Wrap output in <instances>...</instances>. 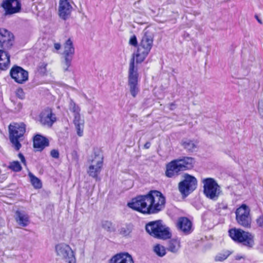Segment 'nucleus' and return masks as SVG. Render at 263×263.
Returning a JSON list of instances; mask_svg holds the SVG:
<instances>
[{"mask_svg":"<svg viewBox=\"0 0 263 263\" xmlns=\"http://www.w3.org/2000/svg\"><path fill=\"white\" fill-rule=\"evenodd\" d=\"M194 163V159L191 157H183L173 160L166 165L165 175L169 178L176 177L180 172L192 169Z\"/></svg>","mask_w":263,"mask_h":263,"instance_id":"obj_2","label":"nucleus"},{"mask_svg":"<svg viewBox=\"0 0 263 263\" xmlns=\"http://www.w3.org/2000/svg\"><path fill=\"white\" fill-rule=\"evenodd\" d=\"M11 78L17 83L23 84L28 80V72L18 66H14L10 71Z\"/></svg>","mask_w":263,"mask_h":263,"instance_id":"obj_15","label":"nucleus"},{"mask_svg":"<svg viewBox=\"0 0 263 263\" xmlns=\"http://www.w3.org/2000/svg\"><path fill=\"white\" fill-rule=\"evenodd\" d=\"M203 193L205 196L213 200L218 198L220 193V187L216 181L212 178H208L203 180Z\"/></svg>","mask_w":263,"mask_h":263,"instance_id":"obj_7","label":"nucleus"},{"mask_svg":"<svg viewBox=\"0 0 263 263\" xmlns=\"http://www.w3.org/2000/svg\"><path fill=\"white\" fill-rule=\"evenodd\" d=\"M236 220L240 226L245 228H250L252 218L250 215V209L246 204H242L235 212Z\"/></svg>","mask_w":263,"mask_h":263,"instance_id":"obj_8","label":"nucleus"},{"mask_svg":"<svg viewBox=\"0 0 263 263\" xmlns=\"http://www.w3.org/2000/svg\"><path fill=\"white\" fill-rule=\"evenodd\" d=\"M165 198L160 192L152 190L146 195L133 198L127 206L144 214H155L165 208Z\"/></svg>","mask_w":263,"mask_h":263,"instance_id":"obj_1","label":"nucleus"},{"mask_svg":"<svg viewBox=\"0 0 263 263\" xmlns=\"http://www.w3.org/2000/svg\"><path fill=\"white\" fill-rule=\"evenodd\" d=\"M110 263H134L131 255L127 253H121L114 256Z\"/></svg>","mask_w":263,"mask_h":263,"instance_id":"obj_20","label":"nucleus"},{"mask_svg":"<svg viewBox=\"0 0 263 263\" xmlns=\"http://www.w3.org/2000/svg\"><path fill=\"white\" fill-rule=\"evenodd\" d=\"M28 176L30 178V181L31 184L34 188L39 189L42 187V182L38 178H37L30 172L28 173Z\"/></svg>","mask_w":263,"mask_h":263,"instance_id":"obj_28","label":"nucleus"},{"mask_svg":"<svg viewBox=\"0 0 263 263\" xmlns=\"http://www.w3.org/2000/svg\"><path fill=\"white\" fill-rule=\"evenodd\" d=\"M165 248L164 246L157 244L154 247V252L159 257H163L166 253Z\"/></svg>","mask_w":263,"mask_h":263,"instance_id":"obj_30","label":"nucleus"},{"mask_svg":"<svg viewBox=\"0 0 263 263\" xmlns=\"http://www.w3.org/2000/svg\"><path fill=\"white\" fill-rule=\"evenodd\" d=\"M48 140L41 135H36L33 138V146L38 151H42L46 146H48Z\"/></svg>","mask_w":263,"mask_h":263,"instance_id":"obj_22","label":"nucleus"},{"mask_svg":"<svg viewBox=\"0 0 263 263\" xmlns=\"http://www.w3.org/2000/svg\"><path fill=\"white\" fill-rule=\"evenodd\" d=\"M73 123L77 130V135L82 137L83 135L84 121L80 118L73 119Z\"/></svg>","mask_w":263,"mask_h":263,"instance_id":"obj_26","label":"nucleus"},{"mask_svg":"<svg viewBox=\"0 0 263 263\" xmlns=\"http://www.w3.org/2000/svg\"><path fill=\"white\" fill-rule=\"evenodd\" d=\"M18 158L20 159L21 162L24 164L26 165V160L25 157L22 153H19L18 155Z\"/></svg>","mask_w":263,"mask_h":263,"instance_id":"obj_42","label":"nucleus"},{"mask_svg":"<svg viewBox=\"0 0 263 263\" xmlns=\"http://www.w3.org/2000/svg\"><path fill=\"white\" fill-rule=\"evenodd\" d=\"M50 155L52 157L57 159L59 157V152L57 149H52L50 152Z\"/></svg>","mask_w":263,"mask_h":263,"instance_id":"obj_41","label":"nucleus"},{"mask_svg":"<svg viewBox=\"0 0 263 263\" xmlns=\"http://www.w3.org/2000/svg\"><path fill=\"white\" fill-rule=\"evenodd\" d=\"M177 229L185 235H188L193 231L192 221L187 217H179L176 223Z\"/></svg>","mask_w":263,"mask_h":263,"instance_id":"obj_17","label":"nucleus"},{"mask_svg":"<svg viewBox=\"0 0 263 263\" xmlns=\"http://www.w3.org/2000/svg\"><path fill=\"white\" fill-rule=\"evenodd\" d=\"M138 73L137 69H135L134 57L130 60L128 71V85L131 95L135 97L139 92L138 85Z\"/></svg>","mask_w":263,"mask_h":263,"instance_id":"obj_9","label":"nucleus"},{"mask_svg":"<svg viewBox=\"0 0 263 263\" xmlns=\"http://www.w3.org/2000/svg\"><path fill=\"white\" fill-rule=\"evenodd\" d=\"M90 164L88 167L87 173L89 176L97 179L100 173L103 166V158L100 154L94 153L91 158L89 159Z\"/></svg>","mask_w":263,"mask_h":263,"instance_id":"obj_10","label":"nucleus"},{"mask_svg":"<svg viewBox=\"0 0 263 263\" xmlns=\"http://www.w3.org/2000/svg\"><path fill=\"white\" fill-rule=\"evenodd\" d=\"M255 17H256V19H257V21L258 22V23H259L260 24H262V22H261V20H260V19L258 17V16H256Z\"/></svg>","mask_w":263,"mask_h":263,"instance_id":"obj_47","label":"nucleus"},{"mask_svg":"<svg viewBox=\"0 0 263 263\" xmlns=\"http://www.w3.org/2000/svg\"><path fill=\"white\" fill-rule=\"evenodd\" d=\"M228 203L225 201H222L220 202H218L216 205V210L220 212L221 210H227L228 209Z\"/></svg>","mask_w":263,"mask_h":263,"instance_id":"obj_33","label":"nucleus"},{"mask_svg":"<svg viewBox=\"0 0 263 263\" xmlns=\"http://www.w3.org/2000/svg\"><path fill=\"white\" fill-rule=\"evenodd\" d=\"M12 35L5 29L0 28V47L4 49L10 48L13 44Z\"/></svg>","mask_w":263,"mask_h":263,"instance_id":"obj_18","label":"nucleus"},{"mask_svg":"<svg viewBox=\"0 0 263 263\" xmlns=\"http://www.w3.org/2000/svg\"><path fill=\"white\" fill-rule=\"evenodd\" d=\"M231 254L228 250H224L218 253L214 258L215 261H223L226 260Z\"/></svg>","mask_w":263,"mask_h":263,"instance_id":"obj_29","label":"nucleus"},{"mask_svg":"<svg viewBox=\"0 0 263 263\" xmlns=\"http://www.w3.org/2000/svg\"><path fill=\"white\" fill-rule=\"evenodd\" d=\"M69 110L73 113L74 119L80 118V108L79 106L77 105L74 102L70 99L69 104Z\"/></svg>","mask_w":263,"mask_h":263,"instance_id":"obj_25","label":"nucleus"},{"mask_svg":"<svg viewBox=\"0 0 263 263\" xmlns=\"http://www.w3.org/2000/svg\"><path fill=\"white\" fill-rule=\"evenodd\" d=\"M5 58H3L2 57L0 58V69L5 70L7 69L10 63H6L5 61H4V59Z\"/></svg>","mask_w":263,"mask_h":263,"instance_id":"obj_36","label":"nucleus"},{"mask_svg":"<svg viewBox=\"0 0 263 263\" xmlns=\"http://www.w3.org/2000/svg\"><path fill=\"white\" fill-rule=\"evenodd\" d=\"M198 142L194 140L184 139L181 141V145L187 152H193L197 147Z\"/></svg>","mask_w":263,"mask_h":263,"instance_id":"obj_24","label":"nucleus"},{"mask_svg":"<svg viewBox=\"0 0 263 263\" xmlns=\"http://www.w3.org/2000/svg\"><path fill=\"white\" fill-rule=\"evenodd\" d=\"M22 107V105L21 103L19 102L17 104V110L18 111L20 109H21Z\"/></svg>","mask_w":263,"mask_h":263,"instance_id":"obj_46","label":"nucleus"},{"mask_svg":"<svg viewBox=\"0 0 263 263\" xmlns=\"http://www.w3.org/2000/svg\"><path fill=\"white\" fill-rule=\"evenodd\" d=\"M26 125L23 122L13 123L9 126V139L16 151H19L22 146L21 142L24 139Z\"/></svg>","mask_w":263,"mask_h":263,"instance_id":"obj_4","label":"nucleus"},{"mask_svg":"<svg viewBox=\"0 0 263 263\" xmlns=\"http://www.w3.org/2000/svg\"><path fill=\"white\" fill-rule=\"evenodd\" d=\"M257 225L260 227H263V215L259 216L256 220Z\"/></svg>","mask_w":263,"mask_h":263,"instance_id":"obj_40","label":"nucleus"},{"mask_svg":"<svg viewBox=\"0 0 263 263\" xmlns=\"http://www.w3.org/2000/svg\"><path fill=\"white\" fill-rule=\"evenodd\" d=\"M5 58L4 60L6 63H10V55L4 50H0V58Z\"/></svg>","mask_w":263,"mask_h":263,"instance_id":"obj_35","label":"nucleus"},{"mask_svg":"<svg viewBox=\"0 0 263 263\" xmlns=\"http://www.w3.org/2000/svg\"><path fill=\"white\" fill-rule=\"evenodd\" d=\"M47 64L44 62H43V63H41L39 65V68H38V71L39 72L42 74V75H44L46 73V72H47V69H46V67H47Z\"/></svg>","mask_w":263,"mask_h":263,"instance_id":"obj_34","label":"nucleus"},{"mask_svg":"<svg viewBox=\"0 0 263 263\" xmlns=\"http://www.w3.org/2000/svg\"><path fill=\"white\" fill-rule=\"evenodd\" d=\"M151 143L149 142H147L144 145V147L145 148V149H148L149 148V147L151 146Z\"/></svg>","mask_w":263,"mask_h":263,"instance_id":"obj_44","label":"nucleus"},{"mask_svg":"<svg viewBox=\"0 0 263 263\" xmlns=\"http://www.w3.org/2000/svg\"><path fill=\"white\" fill-rule=\"evenodd\" d=\"M133 230V226L130 224H126L122 226L119 230V233L123 236H128Z\"/></svg>","mask_w":263,"mask_h":263,"instance_id":"obj_27","label":"nucleus"},{"mask_svg":"<svg viewBox=\"0 0 263 263\" xmlns=\"http://www.w3.org/2000/svg\"><path fill=\"white\" fill-rule=\"evenodd\" d=\"M16 96L20 99H23L25 98V93L22 88H18L15 92Z\"/></svg>","mask_w":263,"mask_h":263,"instance_id":"obj_38","label":"nucleus"},{"mask_svg":"<svg viewBox=\"0 0 263 263\" xmlns=\"http://www.w3.org/2000/svg\"><path fill=\"white\" fill-rule=\"evenodd\" d=\"M72 155L73 157L75 158L76 159H77V153L76 151H73L72 153Z\"/></svg>","mask_w":263,"mask_h":263,"instance_id":"obj_45","label":"nucleus"},{"mask_svg":"<svg viewBox=\"0 0 263 263\" xmlns=\"http://www.w3.org/2000/svg\"><path fill=\"white\" fill-rule=\"evenodd\" d=\"M129 44L131 45L137 46L138 45L137 37L135 35L132 36L129 40Z\"/></svg>","mask_w":263,"mask_h":263,"instance_id":"obj_39","label":"nucleus"},{"mask_svg":"<svg viewBox=\"0 0 263 263\" xmlns=\"http://www.w3.org/2000/svg\"><path fill=\"white\" fill-rule=\"evenodd\" d=\"M229 233L233 240L248 248H253L255 245L254 236L249 232L240 229H232L229 230Z\"/></svg>","mask_w":263,"mask_h":263,"instance_id":"obj_5","label":"nucleus"},{"mask_svg":"<svg viewBox=\"0 0 263 263\" xmlns=\"http://www.w3.org/2000/svg\"><path fill=\"white\" fill-rule=\"evenodd\" d=\"M15 219L18 224L21 227H26L30 222L28 215L22 211H16Z\"/></svg>","mask_w":263,"mask_h":263,"instance_id":"obj_21","label":"nucleus"},{"mask_svg":"<svg viewBox=\"0 0 263 263\" xmlns=\"http://www.w3.org/2000/svg\"><path fill=\"white\" fill-rule=\"evenodd\" d=\"M72 7L69 0H60L59 15L64 20H67L70 16Z\"/></svg>","mask_w":263,"mask_h":263,"instance_id":"obj_19","label":"nucleus"},{"mask_svg":"<svg viewBox=\"0 0 263 263\" xmlns=\"http://www.w3.org/2000/svg\"><path fill=\"white\" fill-rule=\"evenodd\" d=\"M21 0H5L1 4L5 10V15H11L19 12L21 10Z\"/></svg>","mask_w":263,"mask_h":263,"instance_id":"obj_14","label":"nucleus"},{"mask_svg":"<svg viewBox=\"0 0 263 263\" xmlns=\"http://www.w3.org/2000/svg\"><path fill=\"white\" fill-rule=\"evenodd\" d=\"M258 110L261 118L263 119V100H260L258 101Z\"/></svg>","mask_w":263,"mask_h":263,"instance_id":"obj_37","label":"nucleus"},{"mask_svg":"<svg viewBox=\"0 0 263 263\" xmlns=\"http://www.w3.org/2000/svg\"><path fill=\"white\" fill-rule=\"evenodd\" d=\"M9 168L16 172H20L22 170V166L17 161L11 162L9 166Z\"/></svg>","mask_w":263,"mask_h":263,"instance_id":"obj_31","label":"nucleus"},{"mask_svg":"<svg viewBox=\"0 0 263 263\" xmlns=\"http://www.w3.org/2000/svg\"><path fill=\"white\" fill-rule=\"evenodd\" d=\"M196 186V179L192 176L186 174L184 180L179 183L178 188L182 194L187 195L191 192L195 190Z\"/></svg>","mask_w":263,"mask_h":263,"instance_id":"obj_13","label":"nucleus"},{"mask_svg":"<svg viewBox=\"0 0 263 263\" xmlns=\"http://www.w3.org/2000/svg\"><path fill=\"white\" fill-rule=\"evenodd\" d=\"M102 228L108 232H114L115 229L112 223L109 221H104L102 224Z\"/></svg>","mask_w":263,"mask_h":263,"instance_id":"obj_32","label":"nucleus"},{"mask_svg":"<svg viewBox=\"0 0 263 263\" xmlns=\"http://www.w3.org/2000/svg\"><path fill=\"white\" fill-rule=\"evenodd\" d=\"M54 47L56 50H59L61 48V44L60 43H55Z\"/></svg>","mask_w":263,"mask_h":263,"instance_id":"obj_43","label":"nucleus"},{"mask_svg":"<svg viewBox=\"0 0 263 263\" xmlns=\"http://www.w3.org/2000/svg\"><path fill=\"white\" fill-rule=\"evenodd\" d=\"M64 48V60L63 63V69L64 71H69V68L71 65V61L74 54V47L70 39H68L65 42Z\"/></svg>","mask_w":263,"mask_h":263,"instance_id":"obj_12","label":"nucleus"},{"mask_svg":"<svg viewBox=\"0 0 263 263\" xmlns=\"http://www.w3.org/2000/svg\"><path fill=\"white\" fill-rule=\"evenodd\" d=\"M154 41V34L147 29L143 31V35L141 41L138 45L137 52L133 54V57H136L137 63L142 62L150 52Z\"/></svg>","mask_w":263,"mask_h":263,"instance_id":"obj_3","label":"nucleus"},{"mask_svg":"<svg viewBox=\"0 0 263 263\" xmlns=\"http://www.w3.org/2000/svg\"><path fill=\"white\" fill-rule=\"evenodd\" d=\"M55 251L60 259L67 263H76V258L70 246L65 243H59L55 246Z\"/></svg>","mask_w":263,"mask_h":263,"instance_id":"obj_11","label":"nucleus"},{"mask_svg":"<svg viewBox=\"0 0 263 263\" xmlns=\"http://www.w3.org/2000/svg\"><path fill=\"white\" fill-rule=\"evenodd\" d=\"M180 241L178 239H170L167 245L166 249L168 251L177 254L178 253L180 249Z\"/></svg>","mask_w":263,"mask_h":263,"instance_id":"obj_23","label":"nucleus"},{"mask_svg":"<svg viewBox=\"0 0 263 263\" xmlns=\"http://www.w3.org/2000/svg\"><path fill=\"white\" fill-rule=\"evenodd\" d=\"M146 230L154 237L166 239L171 237L169 229L163 225L162 221H152L146 225Z\"/></svg>","mask_w":263,"mask_h":263,"instance_id":"obj_6","label":"nucleus"},{"mask_svg":"<svg viewBox=\"0 0 263 263\" xmlns=\"http://www.w3.org/2000/svg\"><path fill=\"white\" fill-rule=\"evenodd\" d=\"M39 118L41 124L47 127H51L57 120L55 114L50 108L45 109L42 111L39 115Z\"/></svg>","mask_w":263,"mask_h":263,"instance_id":"obj_16","label":"nucleus"}]
</instances>
